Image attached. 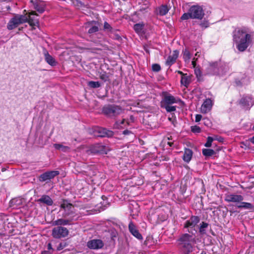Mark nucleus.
<instances>
[{"label":"nucleus","mask_w":254,"mask_h":254,"mask_svg":"<svg viewBox=\"0 0 254 254\" xmlns=\"http://www.w3.org/2000/svg\"><path fill=\"white\" fill-rule=\"evenodd\" d=\"M170 8L166 5H162L156 9V13L157 15L163 16L166 15L169 11Z\"/></svg>","instance_id":"412c9836"},{"label":"nucleus","mask_w":254,"mask_h":254,"mask_svg":"<svg viewBox=\"0 0 254 254\" xmlns=\"http://www.w3.org/2000/svg\"><path fill=\"white\" fill-rule=\"evenodd\" d=\"M152 69L154 71L158 72L161 70V66L158 64H153L152 66Z\"/></svg>","instance_id":"ea45409f"},{"label":"nucleus","mask_w":254,"mask_h":254,"mask_svg":"<svg viewBox=\"0 0 254 254\" xmlns=\"http://www.w3.org/2000/svg\"><path fill=\"white\" fill-rule=\"evenodd\" d=\"M162 107L165 108L167 112H172L175 111L176 110V106H171V105H162Z\"/></svg>","instance_id":"c9c22d12"},{"label":"nucleus","mask_w":254,"mask_h":254,"mask_svg":"<svg viewBox=\"0 0 254 254\" xmlns=\"http://www.w3.org/2000/svg\"><path fill=\"white\" fill-rule=\"evenodd\" d=\"M98 131L99 133H100L99 136L102 137H104L106 136H111L113 135V132L112 131L107 130L105 128L99 129Z\"/></svg>","instance_id":"7c9ffc66"},{"label":"nucleus","mask_w":254,"mask_h":254,"mask_svg":"<svg viewBox=\"0 0 254 254\" xmlns=\"http://www.w3.org/2000/svg\"><path fill=\"white\" fill-rule=\"evenodd\" d=\"M104 28L105 29L109 31H111V30L112 29L111 25L107 22H104Z\"/></svg>","instance_id":"79ce46f5"},{"label":"nucleus","mask_w":254,"mask_h":254,"mask_svg":"<svg viewBox=\"0 0 254 254\" xmlns=\"http://www.w3.org/2000/svg\"><path fill=\"white\" fill-rule=\"evenodd\" d=\"M55 149L62 151L63 152H67L69 150V147L67 146H64L61 144L55 143L54 144Z\"/></svg>","instance_id":"473e14b6"},{"label":"nucleus","mask_w":254,"mask_h":254,"mask_svg":"<svg viewBox=\"0 0 254 254\" xmlns=\"http://www.w3.org/2000/svg\"><path fill=\"white\" fill-rule=\"evenodd\" d=\"M221 70V67L220 68L218 67V64L217 63H214L212 64H209L207 67H206V72L208 74L210 75H221L223 74L224 73L222 71H220Z\"/></svg>","instance_id":"9d476101"},{"label":"nucleus","mask_w":254,"mask_h":254,"mask_svg":"<svg viewBox=\"0 0 254 254\" xmlns=\"http://www.w3.org/2000/svg\"><path fill=\"white\" fill-rule=\"evenodd\" d=\"M178 245L183 254H189L196 244V236L194 234L185 233L178 240Z\"/></svg>","instance_id":"f03ea898"},{"label":"nucleus","mask_w":254,"mask_h":254,"mask_svg":"<svg viewBox=\"0 0 254 254\" xmlns=\"http://www.w3.org/2000/svg\"><path fill=\"white\" fill-rule=\"evenodd\" d=\"M178 73L182 75L181 82V84L187 87L190 82V77L187 74H184L182 71H179Z\"/></svg>","instance_id":"4be33fe9"},{"label":"nucleus","mask_w":254,"mask_h":254,"mask_svg":"<svg viewBox=\"0 0 254 254\" xmlns=\"http://www.w3.org/2000/svg\"><path fill=\"white\" fill-rule=\"evenodd\" d=\"M128 120L129 121L130 123H132L134 122V117L133 116H131L130 117L129 120Z\"/></svg>","instance_id":"603ef678"},{"label":"nucleus","mask_w":254,"mask_h":254,"mask_svg":"<svg viewBox=\"0 0 254 254\" xmlns=\"http://www.w3.org/2000/svg\"><path fill=\"white\" fill-rule=\"evenodd\" d=\"M202 153L204 156L206 157H210L215 154V151L211 149H203Z\"/></svg>","instance_id":"f704fd0d"},{"label":"nucleus","mask_w":254,"mask_h":254,"mask_svg":"<svg viewBox=\"0 0 254 254\" xmlns=\"http://www.w3.org/2000/svg\"><path fill=\"white\" fill-rule=\"evenodd\" d=\"M144 24L141 22L135 24L134 25L133 29L138 34H141L143 33Z\"/></svg>","instance_id":"c85d7f7f"},{"label":"nucleus","mask_w":254,"mask_h":254,"mask_svg":"<svg viewBox=\"0 0 254 254\" xmlns=\"http://www.w3.org/2000/svg\"><path fill=\"white\" fill-rule=\"evenodd\" d=\"M31 2L33 3L34 8L38 12L42 13L45 11V3L44 1L35 0V1L32 0L31 1Z\"/></svg>","instance_id":"a211bd4d"},{"label":"nucleus","mask_w":254,"mask_h":254,"mask_svg":"<svg viewBox=\"0 0 254 254\" xmlns=\"http://www.w3.org/2000/svg\"><path fill=\"white\" fill-rule=\"evenodd\" d=\"M68 233L67 228L62 226H57L53 229L52 235L54 238L61 239L67 236Z\"/></svg>","instance_id":"6e6552de"},{"label":"nucleus","mask_w":254,"mask_h":254,"mask_svg":"<svg viewBox=\"0 0 254 254\" xmlns=\"http://www.w3.org/2000/svg\"><path fill=\"white\" fill-rule=\"evenodd\" d=\"M23 201L24 200L20 197L12 199L9 202V206L13 209H17L21 207Z\"/></svg>","instance_id":"6ab92c4d"},{"label":"nucleus","mask_w":254,"mask_h":254,"mask_svg":"<svg viewBox=\"0 0 254 254\" xmlns=\"http://www.w3.org/2000/svg\"><path fill=\"white\" fill-rule=\"evenodd\" d=\"M38 201L45 203L49 206L52 205L53 203V201L52 198L47 195H42L41 197L38 200Z\"/></svg>","instance_id":"393cba45"},{"label":"nucleus","mask_w":254,"mask_h":254,"mask_svg":"<svg viewBox=\"0 0 254 254\" xmlns=\"http://www.w3.org/2000/svg\"><path fill=\"white\" fill-rule=\"evenodd\" d=\"M41 254H53V253L50 251L47 250L43 251Z\"/></svg>","instance_id":"8fccbe9b"},{"label":"nucleus","mask_w":254,"mask_h":254,"mask_svg":"<svg viewBox=\"0 0 254 254\" xmlns=\"http://www.w3.org/2000/svg\"><path fill=\"white\" fill-rule=\"evenodd\" d=\"M35 15H36L35 12L34 11H32L29 13V15L27 16L28 20L27 22H28L29 25L33 28H34V27L35 26H39L38 19L34 16H33Z\"/></svg>","instance_id":"f3484780"},{"label":"nucleus","mask_w":254,"mask_h":254,"mask_svg":"<svg viewBox=\"0 0 254 254\" xmlns=\"http://www.w3.org/2000/svg\"><path fill=\"white\" fill-rule=\"evenodd\" d=\"M197 59V58H195V57H194L192 59V60L191 61V65H192L193 68H195V67L196 66V61Z\"/></svg>","instance_id":"49530a36"},{"label":"nucleus","mask_w":254,"mask_h":254,"mask_svg":"<svg viewBox=\"0 0 254 254\" xmlns=\"http://www.w3.org/2000/svg\"><path fill=\"white\" fill-rule=\"evenodd\" d=\"M112 111L113 116H115L121 114L123 112V110L118 106L112 105Z\"/></svg>","instance_id":"72a5a7b5"},{"label":"nucleus","mask_w":254,"mask_h":254,"mask_svg":"<svg viewBox=\"0 0 254 254\" xmlns=\"http://www.w3.org/2000/svg\"><path fill=\"white\" fill-rule=\"evenodd\" d=\"M208 227V224L205 222H201L198 228V232L200 235H204L206 234L207 229Z\"/></svg>","instance_id":"bb28decb"},{"label":"nucleus","mask_w":254,"mask_h":254,"mask_svg":"<svg viewBox=\"0 0 254 254\" xmlns=\"http://www.w3.org/2000/svg\"><path fill=\"white\" fill-rule=\"evenodd\" d=\"M45 59L46 62L51 66H55L57 64V62L55 59L51 56L48 52H44Z\"/></svg>","instance_id":"b1692460"},{"label":"nucleus","mask_w":254,"mask_h":254,"mask_svg":"<svg viewBox=\"0 0 254 254\" xmlns=\"http://www.w3.org/2000/svg\"><path fill=\"white\" fill-rule=\"evenodd\" d=\"M178 99L175 98L170 94L166 93L164 95L161 103L162 105H172L178 103Z\"/></svg>","instance_id":"9b49d317"},{"label":"nucleus","mask_w":254,"mask_h":254,"mask_svg":"<svg viewBox=\"0 0 254 254\" xmlns=\"http://www.w3.org/2000/svg\"><path fill=\"white\" fill-rule=\"evenodd\" d=\"M194 68V72H195V74H196V76L197 77L200 76L201 75V71H200V69L199 68H197V67H196V66Z\"/></svg>","instance_id":"c03bdc74"},{"label":"nucleus","mask_w":254,"mask_h":254,"mask_svg":"<svg viewBox=\"0 0 254 254\" xmlns=\"http://www.w3.org/2000/svg\"><path fill=\"white\" fill-rule=\"evenodd\" d=\"M101 78L103 80H106L105 76L103 74L101 76Z\"/></svg>","instance_id":"5fc2aeb1"},{"label":"nucleus","mask_w":254,"mask_h":254,"mask_svg":"<svg viewBox=\"0 0 254 254\" xmlns=\"http://www.w3.org/2000/svg\"><path fill=\"white\" fill-rule=\"evenodd\" d=\"M216 138H213L212 137L208 136L207 139V141L205 143L204 146L206 147H209L211 146L212 143L214 140H216Z\"/></svg>","instance_id":"4c0bfd02"},{"label":"nucleus","mask_w":254,"mask_h":254,"mask_svg":"<svg viewBox=\"0 0 254 254\" xmlns=\"http://www.w3.org/2000/svg\"><path fill=\"white\" fill-rule=\"evenodd\" d=\"M201 118H202V116L201 115H199V114L196 115V116H195V122H199L201 120Z\"/></svg>","instance_id":"de8ad7c7"},{"label":"nucleus","mask_w":254,"mask_h":254,"mask_svg":"<svg viewBox=\"0 0 254 254\" xmlns=\"http://www.w3.org/2000/svg\"><path fill=\"white\" fill-rule=\"evenodd\" d=\"M244 197L242 195L235 193L226 194L225 200L228 202H234L236 204L237 207L239 208L252 209L253 206L252 203L242 201Z\"/></svg>","instance_id":"20e7f679"},{"label":"nucleus","mask_w":254,"mask_h":254,"mask_svg":"<svg viewBox=\"0 0 254 254\" xmlns=\"http://www.w3.org/2000/svg\"><path fill=\"white\" fill-rule=\"evenodd\" d=\"M213 104V101L209 99H206L202 103L201 108L200 112L203 114L208 113L211 110Z\"/></svg>","instance_id":"f8f14e48"},{"label":"nucleus","mask_w":254,"mask_h":254,"mask_svg":"<svg viewBox=\"0 0 254 254\" xmlns=\"http://www.w3.org/2000/svg\"><path fill=\"white\" fill-rule=\"evenodd\" d=\"M59 174V172L58 171H51L46 172L41 175L39 180L41 182H44L48 180H51L54 178L55 176Z\"/></svg>","instance_id":"ddd939ff"},{"label":"nucleus","mask_w":254,"mask_h":254,"mask_svg":"<svg viewBox=\"0 0 254 254\" xmlns=\"http://www.w3.org/2000/svg\"><path fill=\"white\" fill-rule=\"evenodd\" d=\"M200 25L202 27L207 28L209 26V23H208V21H204L201 22V23L200 24Z\"/></svg>","instance_id":"37998d69"},{"label":"nucleus","mask_w":254,"mask_h":254,"mask_svg":"<svg viewBox=\"0 0 254 254\" xmlns=\"http://www.w3.org/2000/svg\"><path fill=\"white\" fill-rule=\"evenodd\" d=\"M72 221V220H70V219L68 218L58 219L57 220H55L53 222V225L58 226H61L62 225H68L70 223V222Z\"/></svg>","instance_id":"5701e85b"},{"label":"nucleus","mask_w":254,"mask_h":254,"mask_svg":"<svg viewBox=\"0 0 254 254\" xmlns=\"http://www.w3.org/2000/svg\"><path fill=\"white\" fill-rule=\"evenodd\" d=\"M103 112L104 114L111 117L113 116L112 105H108L103 108Z\"/></svg>","instance_id":"2f4dec72"},{"label":"nucleus","mask_w":254,"mask_h":254,"mask_svg":"<svg viewBox=\"0 0 254 254\" xmlns=\"http://www.w3.org/2000/svg\"><path fill=\"white\" fill-rule=\"evenodd\" d=\"M189 18H191V16L190 15V10H189L188 13H184L181 16V19L183 20H187Z\"/></svg>","instance_id":"58836bf2"},{"label":"nucleus","mask_w":254,"mask_h":254,"mask_svg":"<svg viewBox=\"0 0 254 254\" xmlns=\"http://www.w3.org/2000/svg\"><path fill=\"white\" fill-rule=\"evenodd\" d=\"M192 156V150L190 149H186L183 157V160L187 163H189L191 160Z\"/></svg>","instance_id":"a878e982"},{"label":"nucleus","mask_w":254,"mask_h":254,"mask_svg":"<svg viewBox=\"0 0 254 254\" xmlns=\"http://www.w3.org/2000/svg\"><path fill=\"white\" fill-rule=\"evenodd\" d=\"M61 212L64 218L75 220L79 217L75 207L67 200L64 199L61 203Z\"/></svg>","instance_id":"7ed1b4c3"},{"label":"nucleus","mask_w":254,"mask_h":254,"mask_svg":"<svg viewBox=\"0 0 254 254\" xmlns=\"http://www.w3.org/2000/svg\"><path fill=\"white\" fill-rule=\"evenodd\" d=\"M27 20L28 17L25 15H15L7 23V28L9 30L14 29L20 24L26 22Z\"/></svg>","instance_id":"39448f33"},{"label":"nucleus","mask_w":254,"mask_h":254,"mask_svg":"<svg viewBox=\"0 0 254 254\" xmlns=\"http://www.w3.org/2000/svg\"><path fill=\"white\" fill-rule=\"evenodd\" d=\"M95 23V21H92L86 24V28H89L88 30V33L90 34L95 33L98 31V27L96 25H93V24Z\"/></svg>","instance_id":"cd10ccee"},{"label":"nucleus","mask_w":254,"mask_h":254,"mask_svg":"<svg viewBox=\"0 0 254 254\" xmlns=\"http://www.w3.org/2000/svg\"><path fill=\"white\" fill-rule=\"evenodd\" d=\"M128 229L130 233L138 240H142V236L137 229L136 227L132 222H130L128 225Z\"/></svg>","instance_id":"2eb2a0df"},{"label":"nucleus","mask_w":254,"mask_h":254,"mask_svg":"<svg viewBox=\"0 0 254 254\" xmlns=\"http://www.w3.org/2000/svg\"><path fill=\"white\" fill-rule=\"evenodd\" d=\"M88 85L93 88H98L101 86L99 81H90L88 83Z\"/></svg>","instance_id":"e433bc0d"},{"label":"nucleus","mask_w":254,"mask_h":254,"mask_svg":"<svg viewBox=\"0 0 254 254\" xmlns=\"http://www.w3.org/2000/svg\"><path fill=\"white\" fill-rule=\"evenodd\" d=\"M65 243H60L57 249L58 251H61L65 247Z\"/></svg>","instance_id":"a18cd8bd"},{"label":"nucleus","mask_w":254,"mask_h":254,"mask_svg":"<svg viewBox=\"0 0 254 254\" xmlns=\"http://www.w3.org/2000/svg\"><path fill=\"white\" fill-rule=\"evenodd\" d=\"M179 52L177 50L173 51V52L168 57L166 64L167 65L171 66L174 64L178 57Z\"/></svg>","instance_id":"dca6fc26"},{"label":"nucleus","mask_w":254,"mask_h":254,"mask_svg":"<svg viewBox=\"0 0 254 254\" xmlns=\"http://www.w3.org/2000/svg\"><path fill=\"white\" fill-rule=\"evenodd\" d=\"M173 142H168V144L170 146H172L173 145Z\"/></svg>","instance_id":"6e6d98bb"},{"label":"nucleus","mask_w":254,"mask_h":254,"mask_svg":"<svg viewBox=\"0 0 254 254\" xmlns=\"http://www.w3.org/2000/svg\"><path fill=\"white\" fill-rule=\"evenodd\" d=\"M123 134L125 135L132 134L131 132L128 130H125L123 131Z\"/></svg>","instance_id":"3c124183"},{"label":"nucleus","mask_w":254,"mask_h":254,"mask_svg":"<svg viewBox=\"0 0 254 254\" xmlns=\"http://www.w3.org/2000/svg\"><path fill=\"white\" fill-rule=\"evenodd\" d=\"M88 247L91 249H99L103 247V243L101 240L93 239L88 242Z\"/></svg>","instance_id":"4468645a"},{"label":"nucleus","mask_w":254,"mask_h":254,"mask_svg":"<svg viewBox=\"0 0 254 254\" xmlns=\"http://www.w3.org/2000/svg\"><path fill=\"white\" fill-rule=\"evenodd\" d=\"M192 19H201L204 15L203 8L199 5H193L189 9Z\"/></svg>","instance_id":"0eeeda50"},{"label":"nucleus","mask_w":254,"mask_h":254,"mask_svg":"<svg viewBox=\"0 0 254 254\" xmlns=\"http://www.w3.org/2000/svg\"><path fill=\"white\" fill-rule=\"evenodd\" d=\"M200 221V218L197 216H192L184 223V228L188 229L187 231L190 234H196L197 229L195 227Z\"/></svg>","instance_id":"423d86ee"},{"label":"nucleus","mask_w":254,"mask_h":254,"mask_svg":"<svg viewBox=\"0 0 254 254\" xmlns=\"http://www.w3.org/2000/svg\"><path fill=\"white\" fill-rule=\"evenodd\" d=\"M191 131L193 132H200V128L196 126L191 127Z\"/></svg>","instance_id":"a19ab883"},{"label":"nucleus","mask_w":254,"mask_h":254,"mask_svg":"<svg viewBox=\"0 0 254 254\" xmlns=\"http://www.w3.org/2000/svg\"><path fill=\"white\" fill-rule=\"evenodd\" d=\"M195 57H199V55H198V52H197L195 54Z\"/></svg>","instance_id":"4d7b16f0"},{"label":"nucleus","mask_w":254,"mask_h":254,"mask_svg":"<svg viewBox=\"0 0 254 254\" xmlns=\"http://www.w3.org/2000/svg\"><path fill=\"white\" fill-rule=\"evenodd\" d=\"M47 248H48V251H50L51 252H52V253H53L54 250L52 248V246L51 243H49L48 244Z\"/></svg>","instance_id":"09e8293b"},{"label":"nucleus","mask_w":254,"mask_h":254,"mask_svg":"<svg viewBox=\"0 0 254 254\" xmlns=\"http://www.w3.org/2000/svg\"><path fill=\"white\" fill-rule=\"evenodd\" d=\"M130 125V122L128 120L123 119L118 121L114 125V127L117 129H123Z\"/></svg>","instance_id":"aec40b11"},{"label":"nucleus","mask_w":254,"mask_h":254,"mask_svg":"<svg viewBox=\"0 0 254 254\" xmlns=\"http://www.w3.org/2000/svg\"><path fill=\"white\" fill-rule=\"evenodd\" d=\"M233 37L237 49L240 52H244L253 44L254 32L246 27L237 28L233 32Z\"/></svg>","instance_id":"f257e3e1"},{"label":"nucleus","mask_w":254,"mask_h":254,"mask_svg":"<svg viewBox=\"0 0 254 254\" xmlns=\"http://www.w3.org/2000/svg\"><path fill=\"white\" fill-rule=\"evenodd\" d=\"M240 104L245 109H250L254 105V98L251 95L243 97L240 101Z\"/></svg>","instance_id":"1a4fd4ad"},{"label":"nucleus","mask_w":254,"mask_h":254,"mask_svg":"<svg viewBox=\"0 0 254 254\" xmlns=\"http://www.w3.org/2000/svg\"><path fill=\"white\" fill-rule=\"evenodd\" d=\"M183 59L186 63L189 64L190 63V60L191 59V54L189 50L185 49L183 51Z\"/></svg>","instance_id":"c756f323"},{"label":"nucleus","mask_w":254,"mask_h":254,"mask_svg":"<svg viewBox=\"0 0 254 254\" xmlns=\"http://www.w3.org/2000/svg\"><path fill=\"white\" fill-rule=\"evenodd\" d=\"M249 141L254 144V136L251 137L249 139Z\"/></svg>","instance_id":"864d4df0"}]
</instances>
